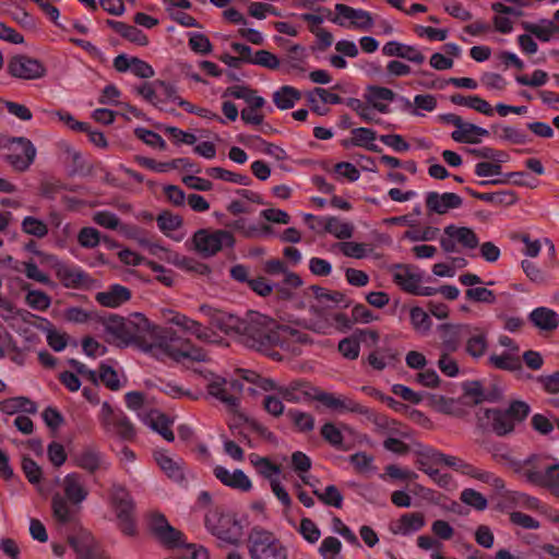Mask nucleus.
<instances>
[{"label": "nucleus", "instance_id": "nucleus-1", "mask_svg": "<svg viewBox=\"0 0 559 559\" xmlns=\"http://www.w3.org/2000/svg\"><path fill=\"white\" fill-rule=\"evenodd\" d=\"M211 316L212 324L227 335L234 336L249 348L270 354L280 346L293 352L294 343L302 342L301 334L293 328L278 324L274 319L258 311H249L242 318L219 310L202 307Z\"/></svg>", "mask_w": 559, "mask_h": 559}, {"label": "nucleus", "instance_id": "nucleus-2", "mask_svg": "<svg viewBox=\"0 0 559 559\" xmlns=\"http://www.w3.org/2000/svg\"><path fill=\"white\" fill-rule=\"evenodd\" d=\"M63 495L56 492L51 509L53 518L60 523H69L75 515V507H80L88 497L90 489L85 477L76 472L68 473L61 480Z\"/></svg>", "mask_w": 559, "mask_h": 559}, {"label": "nucleus", "instance_id": "nucleus-3", "mask_svg": "<svg viewBox=\"0 0 559 559\" xmlns=\"http://www.w3.org/2000/svg\"><path fill=\"white\" fill-rule=\"evenodd\" d=\"M206 531L221 542L237 545L243 535V526L235 514L211 509L204 515Z\"/></svg>", "mask_w": 559, "mask_h": 559}, {"label": "nucleus", "instance_id": "nucleus-4", "mask_svg": "<svg viewBox=\"0 0 559 559\" xmlns=\"http://www.w3.org/2000/svg\"><path fill=\"white\" fill-rule=\"evenodd\" d=\"M251 559H287V546L273 533L262 528L250 532L247 543Z\"/></svg>", "mask_w": 559, "mask_h": 559}, {"label": "nucleus", "instance_id": "nucleus-5", "mask_svg": "<svg viewBox=\"0 0 559 559\" xmlns=\"http://www.w3.org/2000/svg\"><path fill=\"white\" fill-rule=\"evenodd\" d=\"M126 403L131 411L136 412L139 418L145 426L160 435L166 441H174L175 436L170 429L171 420L157 409H146L144 407V396L142 393H127Z\"/></svg>", "mask_w": 559, "mask_h": 559}, {"label": "nucleus", "instance_id": "nucleus-6", "mask_svg": "<svg viewBox=\"0 0 559 559\" xmlns=\"http://www.w3.org/2000/svg\"><path fill=\"white\" fill-rule=\"evenodd\" d=\"M0 152L15 170L24 171L34 163L37 151L31 140L14 136L2 143Z\"/></svg>", "mask_w": 559, "mask_h": 559}, {"label": "nucleus", "instance_id": "nucleus-7", "mask_svg": "<svg viewBox=\"0 0 559 559\" xmlns=\"http://www.w3.org/2000/svg\"><path fill=\"white\" fill-rule=\"evenodd\" d=\"M133 319L136 321L139 326L143 329H147L153 336V342L142 344L141 348L143 352L156 357L157 359L164 360L165 358H173L175 360H180L183 357H190V355L186 353H178L173 349V345L170 341L165 335V332L158 328H152L145 317L141 313H135Z\"/></svg>", "mask_w": 559, "mask_h": 559}, {"label": "nucleus", "instance_id": "nucleus-8", "mask_svg": "<svg viewBox=\"0 0 559 559\" xmlns=\"http://www.w3.org/2000/svg\"><path fill=\"white\" fill-rule=\"evenodd\" d=\"M478 243L479 239L473 229L453 224L444 227L440 238L441 248L445 253H460L475 249Z\"/></svg>", "mask_w": 559, "mask_h": 559}, {"label": "nucleus", "instance_id": "nucleus-9", "mask_svg": "<svg viewBox=\"0 0 559 559\" xmlns=\"http://www.w3.org/2000/svg\"><path fill=\"white\" fill-rule=\"evenodd\" d=\"M110 507L116 513L121 531L127 535H132L135 530L133 521V501L124 487L120 485H114L111 487Z\"/></svg>", "mask_w": 559, "mask_h": 559}, {"label": "nucleus", "instance_id": "nucleus-10", "mask_svg": "<svg viewBox=\"0 0 559 559\" xmlns=\"http://www.w3.org/2000/svg\"><path fill=\"white\" fill-rule=\"evenodd\" d=\"M138 94L152 105L164 108L167 103L178 105L180 96L174 85L163 81L145 82L136 88Z\"/></svg>", "mask_w": 559, "mask_h": 559}, {"label": "nucleus", "instance_id": "nucleus-11", "mask_svg": "<svg viewBox=\"0 0 559 559\" xmlns=\"http://www.w3.org/2000/svg\"><path fill=\"white\" fill-rule=\"evenodd\" d=\"M7 68L11 76L20 80H38L46 75V67L40 60L23 53L11 57Z\"/></svg>", "mask_w": 559, "mask_h": 559}, {"label": "nucleus", "instance_id": "nucleus-12", "mask_svg": "<svg viewBox=\"0 0 559 559\" xmlns=\"http://www.w3.org/2000/svg\"><path fill=\"white\" fill-rule=\"evenodd\" d=\"M234 237L227 230H205L201 229L193 236L195 249L204 255H213L224 247L234 246Z\"/></svg>", "mask_w": 559, "mask_h": 559}, {"label": "nucleus", "instance_id": "nucleus-13", "mask_svg": "<svg viewBox=\"0 0 559 559\" xmlns=\"http://www.w3.org/2000/svg\"><path fill=\"white\" fill-rule=\"evenodd\" d=\"M148 525L154 537L167 548H179L186 540L183 533L170 525L162 513L151 514Z\"/></svg>", "mask_w": 559, "mask_h": 559}, {"label": "nucleus", "instance_id": "nucleus-14", "mask_svg": "<svg viewBox=\"0 0 559 559\" xmlns=\"http://www.w3.org/2000/svg\"><path fill=\"white\" fill-rule=\"evenodd\" d=\"M209 394L219 400L229 409L234 411L238 406V397L229 393V390L240 392L242 384L237 380H226L219 376L209 373L205 376Z\"/></svg>", "mask_w": 559, "mask_h": 559}, {"label": "nucleus", "instance_id": "nucleus-15", "mask_svg": "<svg viewBox=\"0 0 559 559\" xmlns=\"http://www.w3.org/2000/svg\"><path fill=\"white\" fill-rule=\"evenodd\" d=\"M335 12L336 17L333 22L348 29L368 31L374 24L372 15L362 9L338 3L335 5Z\"/></svg>", "mask_w": 559, "mask_h": 559}, {"label": "nucleus", "instance_id": "nucleus-16", "mask_svg": "<svg viewBox=\"0 0 559 559\" xmlns=\"http://www.w3.org/2000/svg\"><path fill=\"white\" fill-rule=\"evenodd\" d=\"M550 459L546 455H532L516 464L515 472L525 481L540 486Z\"/></svg>", "mask_w": 559, "mask_h": 559}, {"label": "nucleus", "instance_id": "nucleus-17", "mask_svg": "<svg viewBox=\"0 0 559 559\" xmlns=\"http://www.w3.org/2000/svg\"><path fill=\"white\" fill-rule=\"evenodd\" d=\"M153 456L160 471L169 479L175 483H182L186 479L185 462L179 455L164 449H157Z\"/></svg>", "mask_w": 559, "mask_h": 559}, {"label": "nucleus", "instance_id": "nucleus-18", "mask_svg": "<svg viewBox=\"0 0 559 559\" xmlns=\"http://www.w3.org/2000/svg\"><path fill=\"white\" fill-rule=\"evenodd\" d=\"M310 228L319 234H330L337 239H349L354 234V225L335 216L319 217L317 225Z\"/></svg>", "mask_w": 559, "mask_h": 559}, {"label": "nucleus", "instance_id": "nucleus-19", "mask_svg": "<svg viewBox=\"0 0 559 559\" xmlns=\"http://www.w3.org/2000/svg\"><path fill=\"white\" fill-rule=\"evenodd\" d=\"M213 474L221 484L234 490L248 492L252 489V481L242 469L230 471L225 466L215 465Z\"/></svg>", "mask_w": 559, "mask_h": 559}, {"label": "nucleus", "instance_id": "nucleus-20", "mask_svg": "<svg viewBox=\"0 0 559 559\" xmlns=\"http://www.w3.org/2000/svg\"><path fill=\"white\" fill-rule=\"evenodd\" d=\"M393 281L405 292L415 294L424 280V272L411 265H396L392 271Z\"/></svg>", "mask_w": 559, "mask_h": 559}, {"label": "nucleus", "instance_id": "nucleus-21", "mask_svg": "<svg viewBox=\"0 0 559 559\" xmlns=\"http://www.w3.org/2000/svg\"><path fill=\"white\" fill-rule=\"evenodd\" d=\"M364 97L378 112L383 115L392 112L391 104L395 99V93L392 90L377 85L368 86Z\"/></svg>", "mask_w": 559, "mask_h": 559}, {"label": "nucleus", "instance_id": "nucleus-22", "mask_svg": "<svg viewBox=\"0 0 559 559\" xmlns=\"http://www.w3.org/2000/svg\"><path fill=\"white\" fill-rule=\"evenodd\" d=\"M114 67L118 72H131L141 79H150L154 75L153 68L146 61L123 53L114 59Z\"/></svg>", "mask_w": 559, "mask_h": 559}, {"label": "nucleus", "instance_id": "nucleus-23", "mask_svg": "<svg viewBox=\"0 0 559 559\" xmlns=\"http://www.w3.org/2000/svg\"><path fill=\"white\" fill-rule=\"evenodd\" d=\"M526 29L535 35L540 41L559 40V9L555 11L554 17L542 19L526 25Z\"/></svg>", "mask_w": 559, "mask_h": 559}, {"label": "nucleus", "instance_id": "nucleus-24", "mask_svg": "<svg viewBox=\"0 0 559 559\" xmlns=\"http://www.w3.org/2000/svg\"><path fill=\"white\" fill-rule=\"evenodd\" d=\"M382 53L388 57H399L413 63L421 64L426 60L425 55L415 45H407L397 40L388 41L382 47Z\"/></svg>", "mask_w": 559, "mask_h": 559}, {"label": "nucleus", "instance_id": "nucleus-25", "mask_svg": "<svg viewBox=\"0 0 559 559\" xmlns=\"http://www.w3.org/2000/svg\"><path fill=\"white\" fill-rule=\"evenodd\" d=\"M463 200L453 192H428L426 195L427 207L435 213L444 214L450 210L457 209L462 205Z\"/></svg>", "mask_w": 559, "mask_h": 559}, {"label": "nucleus", "instance_id": "nucleus-26", "mask_svg": "<svg viewBox=\"0 0 559 559\" xmlns=\"http://www.w3.org/2000/svg\"><path fill=\"white\" fill-rule=\"evenodd\" d=\"M156 222L159 230L175 241H181L187 235L182 218L177 214L163 212L157 216Z\"/></svg>", "mask_w": 559, "mask_h": 559}, {"label": "nucleus", "instance_id": "nucleus-27", "mask_svg": "<svg viewBox=\"0 0 559 559\" xmlns=\"http://www.w3.org/2000/svg\"><path fill=\"white\" fill-rule=\"evenodd\" d=\"M74 464L90 473L107 467L105 456L93 448H86L74 455Z\"/></svg>", "mask_w": 559, "mask_h": 559}, {"label": "nucleus", "instance_id": "nucleus-28", "mask_svg": "<svg viewBox=\"0 0 559 559\" xmlns=\"http://www.w3.org/2000/svg\"><path fill=\"white\" fill-rule=\"evenodd\" d=\"M488 130L474 123L464 122L451 133V138L457 143L477 144L488 135Z\"/></svg>", "mask_w": 559, "mask_h": 559}, {"label": "nucleus", "instance_id": "nucleus-29", "mask_svg": "<svg viewBox=\"0 0 559 559\" xmlns=\"http://www.w3.org/2000/svg\"><path fill=\"white\" fill-rule=\"evenodd\" d=\"M56 272L66 287L74 288L88 283V275L81 267L58 262L56 263Z\"/></svg>", "mask_w": 559, "mask_h": 559}, {"label": "nucleus", "instance_id": "nucleus-30", "mask_svg": "<svg viewBox=\"0 0 559 559\" xmlns=\"http://www.w3.org/2000/svg\"><path fill=\"white\" fill-rule=\"evenodd\" d=\"M135 162L139 165L159 174L169 173L178 168H188L191 166L189 159L187 158H177L169 162H157L150 157L136 156Z\"/></svg>", "mask_w": 559, "mask_h": 559}, {"label": "nucleus", "instance_id": "nucleus-31", "mask_svg": "<svg viewBox=\"0 0 559 559\" xmlns=\"http://www.w3.org/2000/svg\"><path fill=\"white\" fill-rule=\"evenodd\" d=\"M530 320L540 331H551L559 325V314L547 307L535 308L530 313Z\"/></svg>", "mask_w": 559, "mask_h": 559}, {"label": "nucleus", "instance_id": "nucleus-32", "mask_svg": "<svg viewBox=\"0 0 559 559\" xmlns=\"http://www.w3.org/2000/svg\"><path fill=\"white\" fill-rule=\"evenodd\" d=\"M484 418L491 429L498 435L509 433L514 428L513 419L506 411L486 409Z\"/></svg>", "mask_w": 559, "mask_h": 559}, {"label": "nucleus", "instance_id": "nucleus-33", "mask_svg": "<svg viewBox=\"0 0 559 559\" xmlns=\"http://www.w3.org/2000/svg\"><path fill=\"white\" fill-rule=\"evenodd\" d=\"M377 132L370 128H355L350 132V138L344 142L345 146L364 147L369 151H377Z\"/></svg>", "mask_w": 559, "mask_h": 559}, {"label": "nucleus", "instance_id": "nucleus-34", "mask_svg": "<svg viewBox=\"0 0 559 559\" xmlns=\"http://www.w3.org/2000/svg\"><path fill=\"white\" fill-rule=\"evenodd\" d=\"M130 296L128 288L116 284L110 286L107 290L97 293L96 300L105 307L116 308L129 300Z\"/></svg>", "mask_w": 559, "mask_h": 559}, {"label": "nucleus", "instance_id": "nucleus-35", "mask_svg": "<svg viewBox=\"0 0 559 559\" xmlns=\"http://www.w3.org/2000/svg\"><path fill=\"white\" fill-rule=\"evenodd\" d=\"M0 412L7 415H15L20 413L35 414L37 412V406L32 400L25 396H15L0 402Z\"/></svg>", "mask_w": 559, "mask_h": 559}, {"label": "nucleus", "instance_id": "nucleus-36", "mask_svg": "<svg viewBox=\"0 0 559 559\" xmlns=\"http://www.w3.org/2000/svg\"><path fill=\"white\" fill-rule=\"evenodd\" d=\"M169 322L181 326L190 334L197 336L198 338L205 341V342H214V340L211 336V333L207 331L206 328H203L200 323L197 321L188 318L185 314L181 313H173V316L168 319Z\"/></svg>", "mask_w": 559, "mask_h": 559}, {"label": "nucleus", "instance_id": "nucleus-37", "mask_svg": "<svg viewBox=\"0 0 559 559\" xmlns=\"http://www.w3.org/2000/svg\"><path fill=\"white\" fill-rule=\"evenodd\" d=\"M307 59V52L305 48L300 46H293L281 60V68L284 72H300L305 71V63Z\"/></svg>", "mask_w": 559, "mask_h": 559}, {"label": "nucleus", "instance_id": "nucleus-38", "mask_svg": "<svg viewBox=\"0 0 559 559\" xmlns=\"http://www.w3.org/2000/svg\"><path fill=\"white\" fill-rule=\"evenodd\" d=\"M223 98L231 97L235 99H242L246 104H252L254 106L265 105L266 100L264 97L258 95L257 91L250 88L247 85H234L225 90L222 95Z\"/></svg>", "mask_w": 559, "mask_h": 559}, {"label": "nucleus", "instance_id": "nucleus-39", "mask_svg": "<svg viewBox=\"0 0 559 559\" xmlns=\"http://www.w3.org/2000/svg\"><path fill=\"white\" fill-rule=\"evenodd\" d=\"M249 461L257 472L269 480L270 485H272V481L280 480V475L282 473L280 466L273 464L267 457L251 454L249 456Z\"/></svg>", "mask_w": 559, "mask_h": 559}, {"label": "nucleus", "instance_id": "nucleus-40", "mask_svg": "<svg viewBox=\"0 0 559 559\" xmlns=\"http://www.w3.org/2000/svg\"><path fill=\"white\" fill-rule=\"evenodd\" d=\"M451 102L459 106H465L471 109L476 110L479 114L491 117L493 115V108L491 105L477 95L463 96V95H454L451 98Z\"/></svg>", "mask_w": 559, "mask_h": 559}, {"label": "nucleus", "instance_id": "nucleus-41", "mask_svg": "<svg viewBox=\"0 0 559 559\" xmlns=\"http://www.w3.org/2000/svg\"><path fill=\"white\" fill-rule=\"evenodd\" d=\"M107 24L122 37L129 39L130 41L136 45L145 46L148 43L146 35L135 26L127 25L122 22L114 20H108Z\"/></svg>", "mask_w": 559, "mask_h": 559}, {"label": "nucleus", "instance_id": "nucleus-42", "mask_svg": "<svg viewBox=\"0 0 559 559\" xmlns=\"http://www.w3.org/2000/svg\"><path fill=\"white\" fill-rule=\"evenodd\" d=\"M425 525L424 516L420 513H408L394 524L393 532L400 535H411Z\"/></svg>", "mask_w": 559, "mask_h": 559}, {"label": "nucleus", "instance_id": "nucleus-43", "mask_svg": "<svg viewBox=\"0 0 559 559\" xmlns=\"http://www.w3.org/2000/svg\"><path fill=\"white\" fill-rule=\"evenodd\" d=\"M334 248L338 249L347 258L353 259H365L369 258L373 253V248L371 245L356 241H343L338 242L334 246Z\"/></svg>", "mask_w": 559, "mask_h": 559}, {"label": "nucleus", "instance_id": "nucleus-44", "mask_svg": "<svg viewBox=\"0 0 559 559\" xmlns=\"http://www.w3.org/2000/svg\"><path fill=\"white\" fill-rule=\"evenodd\" d=\"M300 92L293 86L285 85L273 93V102L281 110L293 108L300 99Z\"/></svg>", "mask_w": 559, "mask_h": 559}, {"label": "nucleus", "instance_id": "nucleus-45", "mask_svg": "<svg viewBox=\"0 0 559 559\" xmlns=\"http://www.w3.org/2000/svg\"><path fill=\"white\" fill-rule=\"evenodd\" d=\"M21 229L24 234L38 239L45 238L49 233L48 223L34 215H27L22 219Z\"/></svg>", "mask_w": 559, "mask_h": 559}, {"label": "nucleus", "instance_id": "nucleus-46", "mask_svg": "<svg viewBox=\"0 0 559 559\" xmlns=\"http://www.w3.org/2000/svg\"><path fill=\"white\" fill-rule=\"evenodd\" d=\"M442 353L455 352L460 346L461 328L450 324L440 325Z\"/></svg>", "mask_w": 559, "mask_h": 559}, {"label": "nucleus", "instance_id": "nucleus-47", "mask_svg": "<svg viewBox=\"0 0 559 559\" xmlns=\"http://www.w3.org/2000/svg\"><path fill=\"white\" fill-rule=\"evenodd\" d=\"M293 469L298 474L300 480L305 485L314 486L312 477L307 474L311 467V460L302 452H294L292 455Z\"/></svg>", "mask_w": 559, "mask_h": 559}, {"label": "nucleus", "instance_id": "nucleus-48", "mask_svg": "<svg viewBox=\"0 0 559 559\" xmlns=\"http://www.w3.org/2000/svg\"><path fill=\"white\" fill-rule=\"evenodd\" d=\"M319 401L326 407L335 411H357L355 402L344 395L322 393L319 395Z\"/></svg>", "mask_w": 559, "mask_h": 559}, {"label": "nucleus", "instance_id": "nucleus-49", "mask_svg": "<svg viewBox=\"0 0 559 559\" xmlns=\"http://www.w3.org/2000/svg\"><path fill=\"white\" fill-rule=\"evenodd\" d=\"M542 487L548 488L552 493L559 497V461L554 459L549 461L547 472L542 480Z\"/></svg>", "mask_w": 559, "mask_h": 559}, {"label": "nucleus", "instance_id": "nucleus-50", "mask_svg": "<svg viewBox=\"0 0 559 559\" xmlns=\"http://www.w3.org/2000/svg\"><path fill=\"white\" fill-rule=\"evenodd\" d=\"M333 174L336 180L344 182H355L360 178L358 168L348 162L337 163L333 168Z\"/></svg>", "mask_w": 559, "mask_h": 559}, {"label": "nucleus", "instance_id": "nucleus-51", "mask_svg": "<svg viewBox=\"0 0 559 559\" xmlns=\"http://www.w3.org/2000/svg\"><path fill=\"white\" fill-rule=\"evenodd\" d=\"M249 63L260 66L270 70L281 68V60L269 50H258L248 59Z\"/></svg>", "mask_w": 559, "mask_h": 559}, {"label": "nucleus", "instance_id": "nucleus-52", "mask_svg": "<svg viewBox=\"0 0 559 559\" xmlns=\"http://www.w3.org/2000/svg\"><path fill=\"white\" fill-rule=\"evenodd\" d=\"M248 14L257 20H264L269 15L280 16V11L271 3L252 1L247 7Z\"/></svg>", "mask_w": 559, "mask_h": 559}, {"label": "nucleus", "instance_id": "nucleus-53", "mask_svg": "<svg viewBox=\"0 0 559 559\" xmlns=\"http://www.w3.org/2000/svg\"><path fill=\"white\" fill-rule=\"evenodd\" d=\"M480 83L495 95L502 94L508 85L507 80L502 75L493 72L484 73L480 76Z\"/></svg>", "mask_w": 559, "mask_h": 559}, {"label": "nucleus", "instance_id": "nucleus-54", "mask_svg": "<svg viewBox=\"0 0 559 559\" xmlns=\"http://www.w3.org/2000/svg\"><path fill=\"white\" fill-rule=\"evenodd\" d=\"M395 355L392 349H378L368 356L369 365L377 370H383L394 362Z\"/></svg>", "mask_w": 559, "mask_h": 559}, {"label": "nucleus", "instance_id": "nucleus-55", "mask_svg": "<svg viewBox=\"0 0 559 559\" xmlns=\"http://www.w3.org/2000/svg\"><path fill=\"white\" fill-rule=\"evenodd\" d=\"M338 350L343 357L354 360L359 356L360 353V338L355 332L349 337H345L338 343Z\"/></svg>", "mask_w": 559, "mask_h": 559}, {"label": "nucleus", "instance_id": "nucleus-56", "mask_svg": "<svg viewBox=\"0 0 559 559\" xmlns=\"http://www.w3.org/2000/svg\"><path fill=\"white\" fill-rule=\"evenodd\" d=\"M411 323L419 333H427L431 329V320L429 314L420 307H413L409 311Z\"/></svg>", "mask_w": 559, "mask_h": 559}, {"label": "nucleus", "instance_id": "nucleus-57", "mask_svg": "<svg viewBox=\"0 0 559 559\" xmlns=\"http://www.w3.org/2000/svg\"><path fill=\"white\" fill-rule=\"evenodd\" d=\"M25 301L28 307L37 311H44L51 305V298L46 293L38 289H28Z\"/></svg>", "mask_w": 559, "mask_h": 559}, {"label": "nucleus", "instance_id": "nucleus-58", "mask_svg": "<svg viewBox=\"0 0 559 559\" xmlns=\"http://www.w3.org/2000/svg\"><path fill=\"white\" fill-rule=\"evenodd\" d=\"M438 102L431 94H419L414 97L413 116L421 117L425 112H431L437 108Z\"/></svg>", "mask_w": 559, "mask_h": 559}, {"label": "nucleus", "instance_id": "nucleus-59", "mask_svg": "<svg viewBox=\"0 0 559 559\" xmlns=\"http://www.w3.org/2000/svg\"><path fill=\"white\" fill-rule=\"evenodd\" d=\"M0 317L14 329L20 321L24 320V312L0 298Z\"/></svg>", "mask_w": 559, "mask_h": 559}, {"label": "nucleus", "instance_id": "nucleus-60", "mask_svg": "<svg viewBox=\"0 0 559 559\" xmlns=\"http://www.w3.org/2000/svg\"><path fill=\"white\" fill-rule=\"evenodd\" d=\"M341 549L342 543L340 539L329 536L322 540L319 552L323 559H342Z\"/></svg>", "mask_w": 559, "mask_h": 559}, {"label": "nucleus", "instance_id": "nucleus-61", "mask_svg": "<svg viewBox=\"0 0 559 559\" xmlns=\"http://www.w3.org/2000/svg\"><path fill=\"white\" fill-rule=\"evenodd\" d=\"M134 134L138 139L143 141L146 145L151 147L159 150H165L166 147V142L164 141V139L158 133L152 130L139 127L134 129Z\"/></svg>", "mask_w": 559, "mask_h": 559}, {"label": "nucleus", "instance_id": "nucleus-62", "mask_svg": "<svg viewBox=\"0 0 559 559\" xmlns=\"http://www.w3.org/2000/svg\"><path fill=\"white\" fill-rule=\"evenodd\" d=\"M179 548L180 556L183 559H210V552L203 545L187 543V540H185Z\"/></svg>", "mask_w": 559, "mask_h": 559}, {"label": "nucleus", "instance_id": "nucleus-63", "mask_svg": "<svg viewBox=\"0 0 559 559\" xmlns=\"http://www.w3.org/2000/svg\"><path fill=\"white\" fill-rule=\"evenodd\" d=\"M489 361L496 368L503 370H516L521 365L519 357L512 353L491 355Z\"/></svg>", "mask_w": 559, "mask_h": 559}, {"label": "nucleus", "instance_id": "nucleus-64", "mask_svg": "<svg viewBox=\"0 0 559 559\" xmlns=\"http://www.w3.org/2000/svg\"><path fill=\"white\" fill-rule=\"evenodd\" d=\"M348 106L356 111V114L366 122H372L376 120V109L368 104L366 100L361 102L357 98H350Z\"/></svg>", "mask_w": 559, "mask_h": 559}]
</instances>
